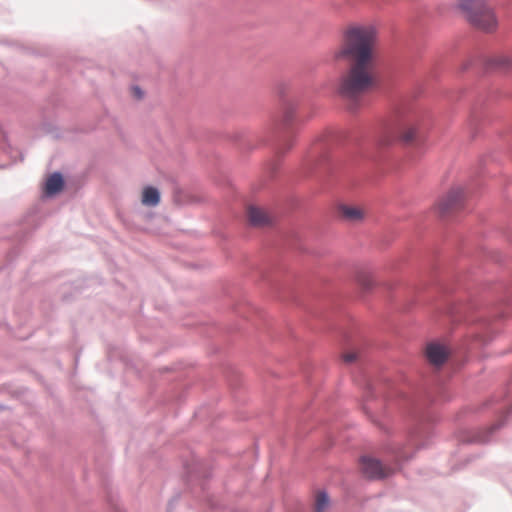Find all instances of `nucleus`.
Masks as SVG:
<instances>
[{
  "label": "nucleus",
  "instance_id": "16",
  "mask_svg": "<svg viewBox=\"0 0 512 512\" xmlns=\"http://www.w3.org/2000/svg\"><path fill=\"white\" fill-rule=\"evenodd\" d=\"M290 119H291V115H290V114H287V115L285 116V121H287V122H288V121H290Z\"/></svg>",
  "mask_w": 512,
  "mask_h": 512
},
{
  "label": "nucleus",
  "instance_id": "2",
  "mask_svg": "<svg viewBox=\"0 0 512 512\" xmlns=\"http://www.w3.org/2000/svg\"><path fill=\"white\" fill-rule=\"evenodd\" d=\"M460 6L467 12L469 21L479 29L490 32L496 28L497 20L482 0H460Z\"/></svg>",
  "mask_w": 512,
  "mask_h": 512
},
{
  "label": "nucleus",
  "instance_id": "15",
  "mask_svg": "<svg viewBox=\"0 0 512 512\" xmlns=\"http://www.w3.org/2000/svg\"><path fill=\"white\" fill-rule=\"evenodd\" d=\"M132 92L136 98L140 99L142 97V91L139 87H133Z\"/></svg>",
  "mask_w": 512,
  "mask_h": 512
},
{
  "label": "nucleus",
  "instance_id": "11",
  "mask_svg": "<svg viewBox=\"0 0 512 512\" xmlns=\"http://www.w3.org/2000/svg\"><path fill=\"white\" fill-rule=\"evenodd\" d=\"M329 506V499L325 492H318L315 501V512H325Z\"/></svg>",
  "mask_w": 512,
  "mask_h": 512
},
{
  "label": "nucleus",
  "instance_id": "8",
  "mask_svg": "<svg viewBox=\"0 0 512 512\" xmlns=\"http://www.w3.org/2000/svg\"><path fill=\"white\" fill-rule=\"evenodd\" d=\"M247 217L254 226H264L270 223V216L263 209L255 206L248 207Z\"/></svg>",
  "mask_w": 512,
  "mask_h": 512
},
{
  "label": "nucleus",
  "instance_id": "1",
  "mask_svg": "<svg viewBox=\"0 0 512 512\" xmlns=\"http://www.w3.org/2000/svg\"><path fill=\"white\" fill-rule=\"evenodd\" d=\"M376 43V29L371 25L351 26L345 31L341 45L334 52L335 60L349 64L337 88L344 100L355 102L375 84Z\"/></svg>",
  "mask_w": 512,
  "mask_h": 512
},
{
  "label": "nucleus",
  "instance_id": "14",
  "mask_svg": "<svg viewBox=\"0 0 512 512\" xmlns=\"http://www.w3.org/2000/svg\"><path fill=\"white\" fill-rule=\"evenodd\" d=\"M343 360L346 362V363H352L354 362L356 359H357V353L355 352H346L343 354Z\"/></svg>",
  "mask_w": 512,
  "mask_h": 512
},
{
  "label": "nucleus",
  "instance_id": "3",
  "mask_svg": "<svg viewBox=\"0 0 512 512\" xmlns=\"http://www.w3.org/2000/svg\"><path fill=\"white\" fill-rule=\"evenodd\" d=\"M464 199V191L462 188L457 187L451 189L445 196H443L436 204L440 214H447L453 210L461 207Z\"/></svg>",
  "mask_w": 512,
  "mask_h": 512
},
{
  "label": "nucleus",
  "instance_id": "9",
  "mask_svg": "<svg viewBox=\"0 0 512 512\" xmlns=\"http://www.w3.org/2000/svg\"><path fill=\"white\" fill-rule=\"evenodd\" d=\"M64 182L61 174L54 173L46 181L45 192L47 195H53L60 192Z\"/></svg>",
  "mask_w": 512,
  "mask_h": 512
},
{
  "label": "nucleus",
  "instance_id": "4",
  "mask_svg": "<svg viewBox=\"0 0 512 512\" xmlns=\"http://www.w3.org/2000/svg\"><path fill=\"white\" fill-rule=\"evenodd\" d=\"M394 131L402 142L411 143L417 135V123L413 118H401L397 120Z\"/></svg>",
  "mask_w": 512,
  "mask_h": 512
},
{
  "label": "nucleus",
  "instance_id": "5",
  "mask_svg": "<svg viewBox=\"0 0 512 512\" xmlns=\"http://www.w3.org/2000/svg\"><path fill=\"white\" fill-rule=\"evenodd\" d=\"M360 464L362 472L369 478H384L392 473L390 468L373 458L363 457Z\"/></svg>",
  "mask_w": 512,
  "mask_h": 512
},
{
  "label": "nucleus",
  "instance_id": "10",
  "mask_svg": "<svg viewBox=\"0 0 512 512\" xmlns=\"http://www.w3.org/2000/svg\"><path fill=\"white\" fill-rule=\"evenodd\" d=\"M141 202L143 205L154 207L160 202L159 191L151 186L145 187L142 192Z\"/></svg>",
  "mask_w": 512,
  "mask_h": 512
},
{
  "label": "nucleus",
  "instance_id": "12",
  "mask_svg": "<svg viewBox=\"0 0 512 512\" xmlns=\"http://www.w3.org/2000/svg\"><path fill=\"white\" fill-rule=\"evenodd\" d=\"M495 64L502 68H512V58L510 56H498L495 58Z\"/></svg>",
  "mask_w": 512,
  "mask_h": 512
},
{
  "label": "nucleus",
  "instance_id": "13",
  "mask_svg": "<svg viewBox=\"0 0 512 512\" xmlns=\"http://www.w3.org/2000/svg\"><path fill=\"white\" fill-rule=\"evenodd\" d=\"M358 281L364 288H369L372 285V278L369 275H359Z\"/></svg>",
  "mask_w": 512,
  "mask_h": 512
},
{
  "label": "nucleus",
  "instance_id": "7",
  "mask_svg": "<svg viewBox=\"0 0 512 512\" xmlns=\"http://www.w3.org/2000/svg\"><path fill=\"white\" fill-rule=\"evenodd\" d=\"M426 356L430 363L434 365H441L448 357V350L441 344L431 343L427 346Z\"/></svg>",
  "mask_w": 512,
  "mask_h": 512
},
{
  "label": "nucleus",
  "instance_id": "6",
  "mask_svg": "<svg viewBox=\"0 0 512 512\" xmlns=\"http://www.w3.org/2000/svg\"><path fill=\"white\" fill-rule=\"evenodd\" d=\"M341 218L349 222L362 221L366 215V210L360 206L342 204L338 207Z\"/></svg>",
  "mask_w": 512,
  "mask_h": 512
}]
</instances>
